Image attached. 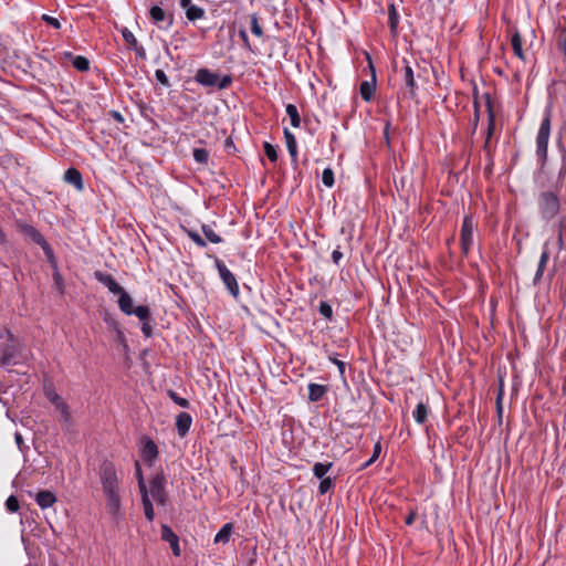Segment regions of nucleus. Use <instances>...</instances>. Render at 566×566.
<instances>
[{"label":"nucleus","instance_id":"obj_1","mask_svg":"<svg viewBox=\"0 0 566 566\" xmlns=\"http://www.w3.org/2000/svg\"><path fill=\"white\" fill-rule=\"evenodd\" d=\"M103 494L106 500L107 511L116 516L122 506L119 478L116 468L111 461H104L98 469Z\"/></svg>","mask_w":566,"mask_h":566},{"label":"nucleus","instance_id":"obj_2","mask_svg":"<svg viewBox=\"0 0 566 566\" xmlns=\"http://www.w3.org/2000/svg\"><path fill=\"white\" fill-rule=\"evenodd\" d=\"M19 353V344L13 335L8 331L3 329L0 333V365H9Z\"/></svg>","mask_w":566,"mask_h":566},{"label":"nucleus","instance_id":"obj_3","mask_svg":"<svg viewBox=\"0 0 566 566\" xmlns=\"http://www.w3.org/2000/svg\"><path fill=\"white\" fill-rule=\"evenodd\" d=\"M538 209L544 220L549 221L559 212V199L552 191H544L538 196Z\"/></svg>","mask_w":566,"mask_h":566},{"label":"nucleus","instance_id":"obj_4","mask_svg":"<svg viewBox=\"0 0 566 566\" xmlns=\"http://www.w3.org/2000/svg\"><path fill=\"white\" fill-rule=\"evenodd\" d=\"M551 136V116L549 113H546L543 118L539 129L536 137V155L542 163L546 160L547 157V146L548 139Z\"/></svg>","mask_w":566,"mask_h":566},{"label":"nucleus","instance_id":"obj_5","mask_svg":"<svg viewBox=\"0 0 566 566\" xmlns=\"http://www.w3.org/2000/svg\"><path fill=\"white\" fill-rule=\"evenodd\" d=\"M135 471H136V478L138 481L139 492L142 494V503H143L144 513H145L146 518L149 522H151V521H154V517H155L154 507H153V504L148 496V489L145 483L142 468L138 462L135 463Z\"/></svg>","mask_w":566,"mask_h":566},{"label":"nucleus","instance_id":"obj_6","mask_svg":"<svg viewBox=\"0 0 566 566\" xmlns=\"http://www.w3.org/2000/svg\"><path fill=\"white\" fill-rule=\"evenodd\" d=\"M166 478L163 472H158L154 475L150 481L148 495L157 502L159 505H166L167 495L165 492Z\"/></svg>","mask_w":566,"mask_h":566},{"label":"nucleus","instance_id":"obj_7","mask_svg":"<svg viewBox=\"0 0 566 566\" xmlns=\"http://www.w3.org/2000/svg\"><path fill=\"white\" fill-rule=\"evenodd\" d=\"M473 231H474V222L473 219L469 216L464 217L462 227H461V248L464 254H468L473 244Z\"/></svg>","mask_w":566,"mask_h":566},{"label":"nucleus","instance_id":"obj_8","mask_svg":"<svg viewBox=\"0 0 566 566\" xmlns=\"http://www.w3.org/2000/svg\"><path fill=\"white\" fill-rule=\"evenodd\" d=\"M216 266L218 269L221 280L223 281V283L227 286V289L229 290V292L233 296H237L239 294V285H238L235 276L232 274V272L226 266V264L222 261L216 260Z\"/></svg>","mask_w":566,"mask_h":566},{"label":"nucleus","instance_id":"obj_9","mask_svg":"<svg viewBox=\"0 0 566 566\" xmlns=\"http://www.w3.org/2000/svg\"><path fill=\"white\" fill-rule=\"evenodd\" d=\"M27 233L32 238V240L34 242H36L39 245L42 247L49 262L56 269V262H55V258L53 254V250L48 244L44 237L39 231H36L34 228H31V227L27 229Z\"/></svg>","mask_w":566,"mask_h":566},{"label":"nucleus","instance_id":"obj_10","mask_svg":"<svg viewBox=\"0 0 566 566\" xmlns=\"http://www.w3.org/2000/svg\"><path fill=\"white\" fill-rule=\"evenodd\" d=\"M161 538L169 543L175 556L180 555L179 538L168 525L161 526Z\"/></svg>","mask_w":566,"mask_h":566},{"label":"nucleus","instance_id":"obj_11","mask_svg":"<svg viewBox=\"0 0 566 566\" xmlns=\"http://www.w3.org/2000/svg\"><path fill=\"white\" fill-rule=\"evenodd\" d=\"M95 277L99 283L105 285L108 289V291L113 294H119L124 290L109 274L103 272H95Z\"/></svg>","mask_w":566,"mask_h":566},{"label":"nucleus","instance_id":"obj_12","mask_svg":"<svg viewBox=\"0 0 566 566\" xmlns=\"http://www.w3.org/2000/svg\"><path fill=\"white\" fill-rule=\"evenodd\" d=\"M195 78L203 86H216L218 74L210 72L207 69H200L197 71Z\"/></svg>","mask_w":566,"mask_h":566},{"label":"nucleus","instance_id":"obj_13","mask_svg":"<svg viewBox=\"0 0 566 566\" xmlns=\"http://www.w3.org/2000/svg\"><path fill=\"white\" fill-rule=\"evenodd\" d=\"M64 180L73 185L76 190L82 191L84 189V182L81 172L75 168H69L64 174Z\"/></svg>","mask_w":566,"mask_h":566},{"label":"nucleus","instance_id":"obj_14","mask_svg":"<svg viewBox=\"0 0 566 566\" xmlns=\"http://www.w3.org/2000/svg\"><path fill=\"white\" fill-rule=\"evenodd\" d=\"M548 260H549V252H548L547 242H546L544 244L543 252L541 253L537 270L534 275V280H533L534 284H537L541 281V279L543 277V274L546 269Z\"/></svg>","mask_w":566,"mask_h":566},{"label":"nucleus","instance_id":"obj_15","mask_svg":"<svg viewBox=\"0 0 566 566\" xmlns=\"http://www.w3.org/2000/svg\"><path fill=\"white\" fill-rule=\"evenodd\" d=\"M192 419L187 412H180L176 418V427L180 437H184L190 429Z\"/></svg>","mask_w":566,"mask_h":566},{"label":"nucleus","instance_id":"obj_16","mask_svg":"<svg viewBox=\"0 0 566 566\" xmlns=\"http://www.w3.org/2000/svg\"><path fill=\"white\" fill-rule=\"evenodd\" d=\"M158 454V449L156 443L150 440L146 439L144 441L143 450H142V457L145 461L151 463Z\"/></svg>","mask_w":566,"mask_h":566},{"label":"nucleus","instance_id":"obj_17","mask_svg":"<svg viewBox=\"0 0 566 566\" xmlns=\"http://www.w3.org/2000/svg\"><path fill=\"white\" fill-rule=\"evenodd\" d=\"M35 501L41 509H48L56 502V497L50 491H41L36 494Z\"/></svg>","mask_w":566,"mask_h":566},{"label":"nucleus","instance_id":"obj_18","mask_svg":"<svg viewBox=\"0 0 566 566\" xmlns=\"http://www.w3.org/2000/svg\"><path fill=\"white\" fill-rule=\"evenodd\" d=\"M118 306L126 315L133 314V298L123 290L119 294Z\"/></svg>","mask_w":566,"mask_h":566},{"label":"nucleus","instance_id":"obj_19","mask_svg":"<svg viewBox=\"0 0 566 566\" xmlns=\"http://www.w3.org/2000/svg\"><path fill=\"white\" fill-rule=\"evenodd\" d=\"M284 137H285V143H286L289 154L291 155L293 161L296 163V160H297L296 139H295L294 135L287 128H284Z\"/></svg>","mask_w":566,"mask_h":566},{"label":"nucleus","instance_id":"obj_20","mask_svg":"<svg viewBox=\"0 0 566 566\" xmlns=\"http://www.w3.org/2000/svg\"><path fill=\"white\" fill-rule=\"evenodd\" d=\"M55 410L60 412V420L66 426H71L72 417L66 402L62 399L55 406Z\"/></svg>","mask_w":566,"mask_h":566},{"label":"nucleus","instance_id":"obj_21","mask_svg":"<svg viewBox=\"0 0 566 566\" xmlns=\"http://www.w3.org/2000/svg\"><path fill=\"white\" fill-rule=\"evenodd\" d=\"M326 388L323 385L310 384L308 385V398L311 401H318L325 395Z\"/></svg>","mask_w":566,"mask_h":566},{"label":"nucleus","instance_id":"obj_22","mask_svg":"<svg viewBox=\"0 0 566 566\" xmlns=\"http://www.w3.org/2000/svg\"><path fill=\"white\" fill-rule=\"evenodd\" d=\"M186 10V17L189 21H197L205 17V10L195 4L188 7Z\"/></svg>","mask_w":566,"mask_h":566},{"label":"nucleus","instance_id":"obj_23","mask_svg":"<svg viewBox=\"0 0 566 566\" xmlns=\"http://www.w3.org/2000/svg\"><path fill=\"white\" fill-rule=\"evenodd\" d=\"M232 532L231 524H224L214 536V543H228Z\"/></svg>","mask_w":566,"mask_h":566},{"label":"nucleus","instance_id":"obj_24","mask_svg":"<svg viewBox=\"0 0 566 566\" xmlns=\"http://www.w3.org/2000/svg\"><path fill=\"white\" fill-rule=\"evenodd\" d=\"M286 114L290 117L291 125L295 128L300 127L301 117H300L296 106L293 104H287L286 105Z\"/></svg>","mask_w":566,"mask_h":566},{"label":"nucleus","instance_id":"obj_25","mask_svg":"<svg viewBox=\"0 0 566 566\" xmlns=\"http://www.w3.org/2000/svg\"><path fill=\"white\" fill-rule=\"evenodd\" d=\"M72 60L73 66L78 71H87L90 67V62L86 57L77 55L73 56L72 54H66Z\"/></svg>","mask_w":566,"mask_h":566},{"label":"nucleus","instance_id":"obj_26","mask_svg":"<svg viewBox=\"0 0 566 566\" xmlns=\"http://www.w3.org/2000/svg\"><path fill=\"white\" fill-rule=\"evenodd\" d=\"M428 417V407L423 402H419L413 411V418L418 423H423Z\"/></svg>","mask_w":566,"mask_h":566},{"label":"nucleus","instance_id":"obj_27","mask_svg":"<svg viewBox=\"0 0 566 566\" xmlns=\"http://www.w3.org/2000/svg\"><path fill=\"white\" fill-rule=\"evenodd\" d=\"M511 44H512L515 55L518 59L524 60V52L522 50V39L517 32L512 35Z\"/></svg>","mask_w":566,"mask_h":566},{"label":"nucleus","instance_id":"obj_28","mask_svg":"<svg viewBox=\"0 0 566 566\" xmlns=\"http://www.w3.org/2000/svg\"><path fill=\"white\" fill-rule=\"evenodd\" d=\"M388 14H389V27H390L391 32L395 34L397 32L399 17H398V13H397L394 4L389 6Z\"/></svg>","mask_w":566,"mask_h":566},{"label":"nucleus","instance_id":"obj_29","mask_svg":"<svg viewBox=\"0 0 566 566\" xmlns=\"http://www.w3.org/2000/svg\"><path fill=\"white\" fill-rule=\"evenodd\" d=\"M332 468V463H321V462H317L314 464L313 467V472H314V475L317 478V479H323L324 475L328 472V470Z\"/></svg>","mask_w":566,"mask_h":566},{"label":"nucleus","instance_id":"obj_30","mask_svg":"<svg viewBox=\"0 0 566 566\" xmlns=\"http://www.w3.org/2000/svg\"><path fill=\"white\" fill-rule=\"evenodd\" d=\"M202 232L205 234V237L211 242V243H220L222 241V239L220 238V235H218L213 229L208 226V224H203L202 226Z\"/></svg>","mask_w":566,"mask_h":566},{"label":"nucleus","instance_id":"obj_31","mask_svg":"<svg viewBox=\"0 0 566 566\" xmlns=\"http://www.w3.org/2000/svg\"><path fill=\"white\" fill-rule=\"evenodd\" d=\"M374 93V85L365 81L360 84V95L365 101H369Z\"/></svg>","mask_w":566,"mask_h":566},{"label":"nucleus","instance_id":"obj_32","mask_svg":"<svg viewBox=\"0 0 566 566\" xmlns=\"http://www.w3.org/2000/svg\"><path fill=\"white\" fill-rule=\"evenodd\" d=\"M133 314L136 315L142 322L149 319V308L144 305H139L137 307H134Z\"/></svg>","mask_w":566,"mask_h":566},{"label":"nucleus","instance_id":"obj_33","mask_svg":"<svg viewBox=\"0 0 566 566\" xmlns=\"http://www.w3.org/2000/svg\"><path fill=\"white\" fill-rule=\"evenodd\" d=\"M322 182L328 188H332L334 186V172L331 168H326L323 170Z\"/></svg>","mask_w":566,"mask_h":566},{"label":"nucleus","instance_id":"obj_34","mask_svg":"<svg viewBox=\"0 0 566 566\" xmlns=\"http://www.w3.org/2000/svg\"><path fill=\"white\" fill-rule=\"evenodd\" d=\"M193 158L197 163L206 164L209 159V153L203 148H196L193 150Z\"/></svg>","mask_w":566,"mask_h":566},{"label":"nucleus","instance_id":"obj_35","mask_svg":"<svg viewBox=\"0 0 566 566\" xmlns=\"http://www.w3.org/2000/svg\"><path fill=\"white\" fill-rule=\"evenodd\" d=\"M149 13L155 22H161L165 20V11L158 6L151 7Z\"/></svg>","mask_w":566,"mask_h":566},{"label":"nucleus","instance_id":"obj_36","mask_svg":"<svg viewBox=\"0 0 566 566\" xmlns=\"http://www.w3.org/2000/svg\"><path fill=\"white\" fill-rule=\"evenodd\" d=\"M403 77L405 83L408 87L413 88L415 87V77H413V71L410 65H406L403 70Z\"/></svg>","mask_w":566,"mask_h":566},{"label":"nucleus","instance_id":"obj_37","mask_svg":"<svg viewBox=\"0 0 566 566\" xmlns=\"http://www.w3.org/2000/svg\"><path fill=\"white\" fill-rule=\"evenodd\" d=\"M319 314L327 319H331L333 316L332 306L326 302H321L318 306Z\"/></svg>","mask_w":566,"mask_h":566},{"label":"nucleus","instance_id":"obj_38","mask_svg":"<svg viewBox=\"0 0 566 566\" xmlns=\"http://www.w3.org/2000/svg\"><path fill=\"white\" fill-rule=\"evenodd\" d=\"M168 395L174 400V402L177 403L178 406H180L182 408L189 407V401L186 398L179 397L175 391L169 390Z\"/></svg>","mask_w":566,"mask_h":566},{"label":"nucleus","instance_id":"obj_39","mask_svg":"<svg viewBox=\"0 0 566 566\" xmlns=\"http://www.w3.org/2000/svg\"><path fill=\"white\" fill-rule=\"evenodd\" d=\"M122 36L124 41L129 45H136L137 40L132 31H129L127 28L122 29Z\"/></svg>","mask_w":566,"mask_h":566},{"label":"nucleus","instance_id":"obj_40","mask_svg":"<svg viewBox=\"0 0 566 566\" xmlns=\"http://www.w3.org/2000/svg\"><path fill=\"white\" fill-rule=\"evenodd\" d=\"M6 507L9 512L14 513L19 510V501L14 495H11L6 501Z\"/></svg>","mask_w":566,"mask_h":566},{"label":"nucleus","instance_id":"obj_41","mask_svg":"<svg viewBox=\"0 0 566 566\" xmlns=\"http://www.w3.org/2000/svg\"><path fill=\"white\" fill-rule=\"evenodd\" d=\"M264 151L271 161H276L277 154L273 145H271L270 143H264Z\"/></svg>","mask_w":566,"mask_h":566},{"label":"nucleus","instance_id":"obj_42","mask_svg":"<svg viewBox=\"0 0 566 566\" xmlns=\"http://www.w3.org/2000/svg\"><path fill=\"white\" fill-rule=\"evenodd\" d=\"M332 486H333L332 479L325 478V479H322L319 486H318V491L321 494H325L326 492H328L331 490Z\"/></svg>","mask_w":566,"mask_h":566},{"label":"nucleus","instance_id":"obj_43","mask_svg":"<svg viewBox=\"0 0 566 566\" xmlns=\"http://www.w3.org/2000/svg\"><path fill=\"white\" fill-rule=\"evenodd\" d=\"M251 31L256 36H261L263 34L262 28L260 27L255 15L251 18Z\"/></svg>","mask_w":566,"mask_h":566},{"label":"nucleus","instance_id":"obj_44","mask_svg":"<svg viewBox=\"0 0 566 566\" xmlns=\"http://www.w3.org/2000/svg\"><path fill=\"white\" fill-rule=\"evenodd\" d=\"M380 451H381L380 443L377 442L374 447V452L371 453V458L365 463L364 467L366 468V467L370 465L371 463H374L378 459Z\"/></svg>","mask_w":566,"mask_h":566},{"label":"nucleus","instance_id":"obj_45","mask_svg":"<svg viewBox=\"0 0 566 566\" xmlns=\"http://www.w3.org/2000/svg\"><path fill=\"white\" fill-rule=\"evenodd\" d=\"M45 396L54 406L62 400V398L52 389H46Z\"/></svg>","mask_w":566,"mask_h":566},{"label":"nucleus","instance_id":"obj_46","mask_svg":"<svg viewBox=\"0 0 566 566\" xmlns=\"http://www.w3.org/2000/svg\"><path fill=\"white\" fill-rule=\"evenodd\" d=\"M493 130H494V117H493V114L490 112V114H489L488 137H486V142H485V147H488V145H489V139L491 138V136L493 134Z\"/></svg>","mask_w":566,"mask_h":566},{"label":"nucleus","instance_id":"obj_47","mask_svg":"<svg viewBox=\"0 0 566 566\" xmlns=\"http://www.w3.org/2000/svg\"><path fill=\"white\" fill-rule=\"evenodd\" d=\"M188 235L199 247H206V241L197 232L189 231Z\"/></svg>","mask_w":566,"mask_h":566},{"label":"nucleus","instance_id":"obj_48","mask_svg":"<svg viewBox=\"0 0 566 566\" xmlns=\"http://www.w3.org/2000/svg\"><path fill=\"white\" fill-rule=\"evenodd\" d=\"M155 76H156L157 81L160 82L161 84L169 85L168 77L163 70H157L155 72Z\"/></svg>","mask_w":566,"mask_h":566},{"label":"nucleus","instance_id":"obj_49","mask_svg":"<svg viewBox=\"0 0 566 566\" xmlns=\"http://www.w3.org/2000/svg\"><path fill=\"white\" fill-rule=\"evenodd\" d=\"M42 19L55 29H59L61 27V24L56 18H53L48 14H43Z\"/></svg>","mask_w":566,"mask_h":566},{"label":"nucleus","instance_id":"obj_50","mask_svg":"<svg viewBox=\"0 0 566 566\" xmlns=\"http://www.w3.org/2000/svg\"><path fill=\"white\" fill-rule=\"evenodd\" d=\"M502 398H503V384L501 382V386H500V389H499V394H497V397H496V407H497L499 415L502 413Z\"/></svg>","mask_w":566,"mask_h":566},{"label":"nucleus","instance_id":"obj_51","mask_svg":"<svg viewBox=\"0 0 566 566\" xmlns=\"http://www.w3.org/2000/svg\"><path fill=\"white\" fill-rule=\"evenodd\" d=\"M230 83H231V77L227 75V76L222 77L221 80L218 78L216 86H218L219 88H224Z\"/></svg>","mask_w":566,"mask_h":566},{"label":"nucleus","instance_id":"obj_52","mask_svg":"<svg viewBox=\"0 0 566 566\" xmlns=\"http://www.w3.org/2000/svg\"><path fill=\"white\" fill-rule=\"evenodd\" d=\"M337 367H338V370H339V374L340 375H344L345 373V363L342 361V360H338L337 358H329Z\"/></svg>","mask_w":566,"mask_h":566},{"label":"nucleus","instance_id":"obj_53","mask_svg":"<svg viewBox=\"0 0 566 566\" xmlns=\"http://www.w3.org/2000/svg\"><path fill=\"white\" fill-rule=\"evenodd\" d=\"M342 258L343 253L339 250H334L332 252V260L334 263L338 264Z\"/></svg>","mask_w":566,"mask_h":566},{"label":"nucleus","instance_id":"obj_54","mask_svg":"<svg viewBox=\"0 0 566 566\" xmlns=\"http://www.w3.org/2000/svg\"><path fill=\"white\" fill-rule=\"evenodd\" d=\"M142 331H143V333H144L147 337H148V336H150L151 327H150V325H149L148 321L143 322Z\"/></svg>","mask_w":566,"mask_h":566},{"label":"nucleus","instance_id":"obj_55","mask_svg":"<svg viewBox=\"0 0 566 566\" xmlns=\"http://www.w3.org/2000/svg\"><path fill=\"white\" fill-rule=\"evenodd\" d=\"M14 439H15V442L19 446V448L21 447L22 442H23V438H22V434L17 432L15 436H14Z\"/></svg>","mask_w":566,"mask_h":566},{"label":"nucleus","instance_id":"obj_56","mask_svg":"<svg viewBox=\"0 0 566 566\" xmlns=\"http://www.w3.org/2000/svg\"><path fill=\"white\" fill-rule=\"evenodd\" d=\"M415 517H416V514L415 513H410L407 518H406V524L407 525H411L415 521Z\"/></svg>","mask_w":566,"mask_h":566},{"label":"nucleus","instance_id":"obj_57","mask_svg":"<svg viewBox=\"0 0 566 566\" xmlns=\"http://www.w3.org/2000/svg\"><path fill=\"white\" fill-rule=\"evenodd\" d=\"M180 6H181L184 9H187L188 7L192 6V4H191V0H180Z\"/></svg>","mask_w":566,"mask_h":566},{"label":"nucleus","instance_id":"obj_58","mask_svg":"<svg viewBox=\"0 0 566 566\" xmlns=\"http://www.w3.org/2000/svg\"><path fill=\"white\" fill-rule=\"evenodd\" d=\"M55 279H56V281H59V280L61 279V277H60V274H57V273H56V274H55Z\"/></svg>","mask_w":566,"mask_h":566},{"label":"nucleus","instance_id":"obj_59","mask_svg":"<svg viewBox=\"0 0 566 566\" xmlns=\"http://www.w3.org/2000/svg\"><path fill=\"white\" fill-rule=\"evenodd\" d=\"M3 329H4V328L0 329V333H2V331H3Z\"/></svg>","mask_w":566,"mask_h":566}]
</instances>
